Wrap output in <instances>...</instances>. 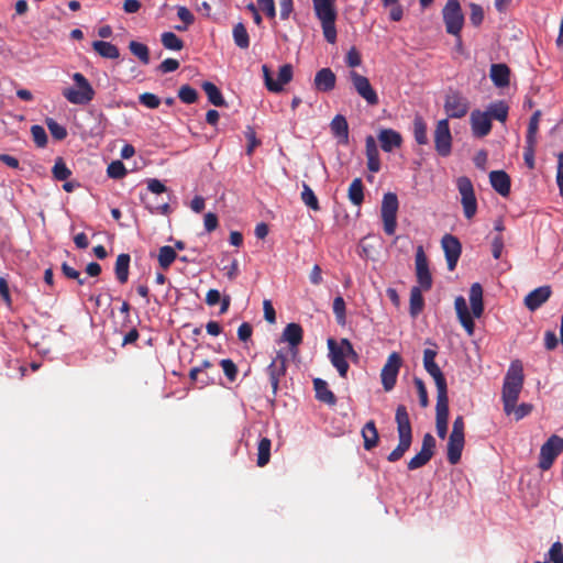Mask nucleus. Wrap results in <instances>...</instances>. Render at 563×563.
<instances>
[{
  "mask_svg": "<svg viewBox=\"0 0 563 563\" xmlns=\"http://www.w3.org/2000/svg\"><path fill=\"white\" fill-rule=\"evenodd\" d=\"M470 302L472 314L470 313L466 305V300L463 296L455 298L454 306L455 311L462 327L465 329L468 335H473L475 323L473 318H479L484 312L483 302V288L479 283H474L470 289Z\"/></svg>",
  "mask_w": 563,
  "mask_h": 563,
  "instance_id": "1",
  "label": "nucleus"
},
{
  "mask_svg": "<svg viewBox=\"0 0 563 563\" xmlns=\"http://www.w3.org/2000/svg\"><path fill=\"white\" fill-rule=\"evenodd\" d=\"M523 368L520 361L511 362L505 378L501 390V400L504 411L507 416L511 415L514 406L517 405L520 391L523 386Z\"/></svg>",
  "mask_w": 563,
  "mask_h": 563,
  "instance_id": "2",
  "label": "nucleus"
},
{
  "mask_svg": "<svg viewBox=\"0 0 563 563\" xmlns=\"http://www.w3.org/2000/svg\"><path fill=\"white\" fill-rule=\"evenodd\" d=\"M328 349L329 358L332 366L338 371L342 378H345L350 368L347 358L353 362H357V352L354 350L350 340L345 338L341 339L340 342H336L334 339L330 338L328 340Z\"/></svg>",
  "mask_w": 563,
  "mask_h": 563,
  "instance_id": "3",
  "label": "nucleus"
},
{
  "mask_svg": "<svg viewBox=\"0 0 563 563\" xmlns=\"http://www.w3.org/2000/svg\"><path fill=\"white\" fill-rule=\"evenodd\" d=\"M395 420L397 423L398 445L388 454V462L399 461L410 449L412 443V428L406 406L399 405L396 409Z\"/></svg>",
  "mask_w": 563,
  "mask_h": 563,
  "instance_id": "4",
  "label": "nucleus"
},
{
  "mask_svg": "<svg viewBox=\"0 0 563 563\" xmlns=\"http://www.w3.org/2000/svg\"><path fill=\"white\" fill-rule=\"evenodd\" d=\"M335 2L336 0H312L314 14L321 23L325 41L330 44L336 42L335 21L338 11Z\"/></svg>",
  "mask_w": 563,
  "mask_h": 563,
  "instance_id": "5",
  "label": "nucleus"
},
{
  "mask_svg": "<svg viewBox=\"0 0 563 563\" xmlns=\"http://www.w3.org/2000/svg\"><path fill=\"white\" fill-rule=\"evenodd\" d=\"M73 80L77 88H66L63 96L73 104H88L95 98V89L81 73H75Z\"/></svg>",
  "mask_w": 563,
  "mask_h": 563,
  "instance_id": "6",
  "label": "nucleus"
},
{
  "mask_svg": "<svg viewBox=\"0 0 563 563\" xmlns=\"http://www.w3.org/2000/svg\"><path fill=\"white\" fill-rule=\"evenodd\" d=\"M464 419L462 416H457L452 426L451 434L449 435L448 442V461L450 464L455 465L460 462L462 451L464 448Z\"/></svg>",
  "mask_w": 563,
  "mask_h": 563,
  "instance_id": "7",
  "label": "nucleus"
},
{
  "mask_svg": "<svg viewBox=\"0 0 563 563\" xmlns=\"http://www.w3.org/2000/svg\"><path fill=\"white\" fill-rule=\"evenodd\" d=\"M437 354V350L426 349L423 351V367L427 373L434 379L437 387V399L449 398L446 379L435 363Z\"/></svg>",
  "mask_w": 563,
  "mask_h": 563,
  "instance_id": "8",
  "label": "nucleus"
},
{
  "mask_svg": "<svg viewBox=\"0 0 563 563\" xmlns=\"http://www.w3.org/2000/svg\"><path fill=\"white\" fill-rule=\"evenodd\" d=\"M445 31L461 40V31L464 25V14L459 0H449L442 10Z\"/></svg>",
  "mask_w": 563,
  "mask_h": 563,
  "instance_id": "9",
  "label": "nucleus"
},
{
  "mask_svg": "<svg viewBox=\"0 0 563 563\" xmlns=\"http://www.w3.org/2000/svg\"><path fill=\"white\" fill-rule=\"evenodd\" d=\"M456 188L461 195V203L463 207L464 217L471 220L477 212V199L475 196L473 183L468 177L461 176L456 179Z\"/></svg>",
  "mask_w": 563,
  "mask_h": 563,
  "instance_id": "10",
  "label": "nucleus"
},
{
  "mask_svg": "<svg viewBox=\"0 0 563 563\" xmlns=\"http://www.w3.org/2000/svg\"><path fill=\"white\" fill-rule=\"evenodd\" d=\"M399 202L397 195L387 192L383 197L380 216L384 223V231L388 235H393L397 228V211Z\"/></svg>",
  "mask_w": 563,
  "mask_h": 563,
  "instance_id": "11",
  "label": "nucleus"
},
{
  "mask_svg": "<svg viewBox=\"0 0 563 563\" xmlns=\"http://www.w3.org/2000/svg\"><path fill=\"white\" fill-rule=\"evenodd\" d=\"M563 452V438L552 434L541 446L539 455V467L548 471L556 457Z\"/></svg>",
  "mask_w": 563,
  "mask_h": 563,
  "instance_id": "12",
  "label": "nucleus"
},
{
  "mask_svg": "<svg viewBox=\"0 0 563 563\" xmlns=\"http://www.w3.org/2000/svg\"><path fill=\"white\" fill-rule=\"evenodd\" d=\"M262 71L265 80L267 90L272 92H280L284 85L291 81L294 76L292 66L290 64H284L279 67L278 79L274 80L271 74V69L267 65L262 66Z\"/></svg>",
  "mask_w": 563,
  "mask_h": 563,
  "instance_id": "13",
  "label": "nucleus"
},
{
  "mask_svg": "<svg viewBox=\"0 0 563 563\" xmlns=\"http://www.w3.org/2000/svg\"><path fill=\"white\" fill-rule=\"evenodd\" d=\"M401 365L402 358L397 352L389 354L380 372L382 384L386 391L395 387Z\"/></svg>",
  "mask_w": 563,
  "mask_h": 563,
  "instance_id": "14",
  "label": "nucleus"
},
{
  "mask_svg": "<svg viewBox=\"0 0 563 563\" xmlns=\"http://www.w3.org/2000/svg\"><path fill=\"white\" fill-rule=\"evenodd\" d=\"M349 78L357 92V95L363 98L368 106H376L379 102L377 92L372 87L367 77L358 74L355 70H351L349 74Z\"/></svg>",
  "mask_w": 563,
  "mask_h": 563,
  "instance_id": "15",
  "label": "nucleus"
},
{
  "mask_svg": "<svg viewBox=\"0 0 563 563\" xmlns=\"http://www.w3.org/2000/svg\"><path fill=\"white\" fill-rule=\"evenodd\" d=\"M415 263L417 282L419 284L418 287H420L424 291L430 290L432 287V276L429 269L428 258L422 245H418L416 249Z\"/></svg>",
  "mask_w": 563,
  "mask_h": 563,
  "instance_id": "16",
  "label": "nucleus"
},
{
  "mask_svg": "<svg viewBox=\"0 0 563 563\" xmlns=\"http://www.w3.org/2000/svg\"><path fill=\"white\" fill-rule=\"evenodd\" d=\"M434 147L442 157L449 156L451 153L452 135L448 119H442L437 123L434 130Z\"/></svg>",
  "mask_w": 563,
  "mask_h": 563,
  "instance_id": "17",
  "label": "nucleus"
},
{
  "mask_svg": "<svg viewBox=\"0 0 563 563\" xmlns=\"http://www.w3.org/2000/svg\"><path fill=\"white\" fill-rule=\"evenodd\" d=\"M217 376H219V374L214 365L208 360L202 361L199 366L192 367L189 372L190 380L199 385L200 388L214 384Z\"/></svg>",
  "mask_w": 563,
  "mask_h": 563,
  "instance_id": "18",
  "label": "nucleus"
},
{
  "mask_svg": "<svg viewBox=\"0 0 563 563\" xmlns=\"http://www.w3.org/2000/svg\"><path fill=\"white\" fill-rule=\"evenodd\" d=\"M435 449V439L431 433H426L422 439V445L419 453H417L413 457L410 459L407 466L408 470L413 471L418 470L432 459L434 455Z\"/></svg>",
  "mask_w": 563,
  "mask_h": 563,
  "instance_id": "19",
  "label": "nucleus"
},
{
  "mask_svg": "<svg viewBox=\"0 0 563 563\" xmlns=\"http://www.w3.org/2000/svg\"><path fill=\"white\" fill-rule=\"evenodd\" d=\"M287 357L284 353L278 352L272 360L271 364L266 367V373L269 378L273 395L276 396L279 387L280 379L286 375Z\"/></svg>",
  "mask_w": 563,
  "mask_h": 563,
  "instance_id": "20",
  "label": "nucleus"
},
{
  "mask_svg": "<svg viewBox=\"0 0 563 563\" xmlns=\"http://www.w3.org/2000/svg\"><path fill=\"white\" fill-rule=\"evenodd\" d=\"M444 110L449 118L461 119L470 110V101L460 92H451L445 97Z\"/></svg>",
  "mask_w": 563,
  "mask_h": 563,
  "instance_id": "21",
  "label": "nucleus"
},
{
  "mask_svg": "<svg viewBox=\"0 0 563 563\" xmlns=\"http://www.w3.org/2000/svg\"><path fill=\"white\" fill-rule=\"evenodd\" d=\"M444 251L448 269L454 271L462 253V245L459 239L452 234H445L441 240Z\"/></svg>",
  "mask_w": 563,
  "mask_h": 563,
  "instance_id": "22",
  "label": "nucleus"
},
{
  "mask_svg": "<svg viewBox=\"0 0 563 563\" xmlns=\"http://www.w3.org/2000/svg\"><path fill=\"white\" fill-rule=\"evenodd\" d=\"M472 133L475 137H484L492 131V119L488 113L474 110L470 117Z\"/></svg>",
  "mask_w": 563,
  "mask_h": 563,
  "instance_id": "23",
  "label": "nucleus"
},
{
  "mask_svg": "<svg viewBox=\"0 0 563 563\" xmlns=\"http://www.w3.org/2000/svg\"><path fill=\"white\" fill-rule=\"evenodd\" d=\"M449 398L437 399L435 429L440 439H445L448 433Z\"/></svg>",
  "mask_w": 563,
  "mask_h": 563,
  "instance_id": "24",
  "label": "nucleus"
},
{
  "mask_svg": "<svg viewBox=\"0 0 563 563\" xmlns=\"http://www.w3.org/2000/svg\"><path fill=\"white\" fill-rule=\"evenodd\" d=\"M336 76L331 68L324 67L316 73L313 86L317 91L330 92L335 88Z\"/></svg>",
  "mask_w": 563,
  "mask_h": 563,
  "instance_id": "25",
  "label": "nucleus"
},
{
  "mask_svg": "<svg viewBox=\"0 0 563 563\" xmlns=\"http://www.w3.org/2000/svg\"><path fill=\"white\" fill-rule=\"evenodd\" d=\"M551 294L550 286L538 287L526 296L525 305L529 310L534 311L550 298Z\"/></svg>",
  "mask_w": 563,
  "mask_h": 563,
  "instance_id": "26",
  "label": "nucleus"
},
{
  "mask_svg": "<svg viewBox=\"0 0 563 563\" xmlns=\"http://www.w3.org/2000/svg\"><path fill=\"white\" fill-rule=\"evenodd\" d=\"M489 181L496 192L503 197H508L511 188L509 175L504 170H493L489 173Z\"/></svg>",
  "mask_w": 563,
  "mask_h": 563,
  "instance_id": "27",
  "label": "nucleus"
},
{
  "mask_svg": "<svg viewBox=\"0 0 563 563\" xmlns=\"http://www.w3.org/2000/svg\"><path fill=\"white\" fill-rule=\"evenodd\" d=\"M378 141L384 152H391L394 148L400 147L402 137L399 132L393 129H383L378 133Z\"/></svg>",
  "mask_w": 563,
  "mask_h": 563,
  "instance_id": "28",
  "label": "nucleus"
},
{
  "mask_svg": "<svg viewBox=\"0 0 563 563\" xmlns=\"http://www.w3.org/2000/svg\"><path fill=\"white\" fill-rule=\"evenodd\" d=\"M365 153L367 158V168L372 173H378L380 169L379 152L372 135L365 139Z\"/></svg>",
  "mask_w": 563,
  "mask_h": 563,
  "instance_id": "29",
  "label": "nucleus"
},
{
  "mask_svg": "<svg viewBox=\"0 0 563 563\" xmlns=\"http://www.w3.org/2000/svg\"><path fill=\"white\" fill-rule=\"evenodd\" d=\"M489 77L496 87L505 88L510 82V68L506 64H493Z\"/></svg>",
  "mask_w": 563,
  "mask_h": 563,
  "instance_id": "30",
  "label": "nucleus"
},
{
  "mask_svg": "<svg viewBox=\"0 0 563 563\" xmlns=\"http://www.w3.org/2000/svg\"><path fill=\"white\" fill-rule=\"evenodd\" d=\"M303 339V330L299 323H288L282 334V340L287 342L290 347H297Z\"/></svg>",
  "mask_w": 563,
  "mask_h": 563,
  "instance_id": "31",
  "label": "nucleus"
},
{
  "mask_svg": "<svg viewBox=\"0 0 563 563\" xmlns=\"http://www.w3.org/2000/svg\"><path fill=\"white\" fill-rule=\"evenodd\" d=\"M361 434L364 441L363 445L366 451H371L377 446L379 435L374 420H369L364 424Z\"/></svg>",
  "mask_w": 563,
  "mask_h": 563,
  "instance_id": "32",
  "label": "nucleus"
},
{
  "mask_svg": "<svg viewBox=\"0 0 563 563\" xmlns=\"http://www.w3.org/2000/svg\"><path fill=\"white\" fill-rule=\"evenodd\" d=\"M331 131L335 137H339V142L343 145L349 143V124L345 117L336 114L331 123Z\"/></svg>",
  "mask_w": 563,
  "mask_h": 563,
  "instance_id": "33",
  "label": "nucleus"
},
{
  "mask_svg": "<svg viewBox=\"0 0 563 563\" xmlns=\"http://www.w3.org/2000/svg\"><path fill=\"white\" fill-rule=\"evenodd\" d=\"M313 388L316 391V398L324 402L329 406H334L336 404L335 395L329 389L328 383L322 378L313 379Z\"/></svg>",
  "mask_w": 563,
  "mask_h": 563,
  "instance_id": "34",
  "label": "nucleus"
},
{
  "mask_svg": "<svg viewBox=\"0 0 563 563\" xmlns=\"http://www.w3.org/2000/svg\"><path fill=\"white\" fill-rule=\"evenodd\" d=\"M131 257L126 253L119 254L115 261L114 272L117 279L121 284H125L129 278V267Z\"/></svg>",
  "mask_w": 563,
  "mask_h": 563,
  "instance_id": "35",
  "label": "nucleus"
},
{
  "mask_svg": "<svg viewBox=\"0 0 563 563\" xmlns=\"http://www.w3.org/2000/svg\"><path fill=\"white\" fill-rule=\"evenodd\" d=\"M92 48L103 58L117 59L120 57L119 48L110 42L95 41Z\"/></svg>",
  "mask_w": 563,
  "mask_h": 563,
  "instance_id": "36",
  "label": "nucleus"
},
{
  "mask_svg": "<svg viewBox=\"0 0 563 563\" xmlns=\"http://www.w3.org/2000/svg\"><path fill=\"white\" fill-rule=\"evenodd\" d=\"M485 112L489 114L492 120L495 119V120L504 123V122H506V120L508 118L509 107L505 101L499 100V101L492 102L487 107V110Z\"/></svg>",
  "mask_w": 563,
  "mask_h": 563,
  "instance_id": "37",
  "label": "nucleus"
},
{
  "mask_svg": "<svg viewBox=\"0 0 563 563\" xmlns=\"http://www.w3.org/2000/svg\"><path fill=\"white\" fill-rule=\"evenodd\" d=\"M203 91L206 92L208 100L216 107H222L225 104V100L220 91V89L211 81H203L201 85Z\"/></svg>",
  "mask_w": 563,
  "mask_h": 563,
  "instance_id": "38",
  "label": "nucleus"
},
{
  "mask_svg": "<svg viewBox=\"0 0 563 563\" xmlns=\"http://www.w3.org/2000/svg\"><path fill=\"white\" fill-rule=\"evenodd\" d=\"M422 290L420 287H412L410 291L409 312L413 318L420 314L424 307Z\"/></svg>",
  "mask_w": 563,
  "mask_h": 563,
  "instance_id": "39",
  "label": "nucleus"
},
{
  "mask_svg": "<svg viewBox=\"0 0 563 563\" xmlns=\"http://www.w3.org/2000/svg\"><path fill=\"white\" fill-rule=\"evenodd\" d=\"M347 197L349 200L354 206H361L364 201V186L361 178H355L350 184L349 190H347Z\"/></svg>",
  "mask_w": 563,
  "mask_h": 563,
  "instance_id": "40",
  "label": "nucleus"
},
{
  "mask_svg": "<svg viewBox=\"0 0 563 563\" xmlns=\"http://www.w3.org/2000/svg\"><path fill=\"white\" fill-rule=\"evenodd\" d=\"M272 441L268 438H262L257 445V465L264 467L268 464L271 459Z\"/></svg>",
  "mask_w": 563,
  "mask_h": 563,
  "instance_id": "41",
  "label": "nucleus"
},
{
  "mask_svg": "<svg viewBox=\"0 0 563 563\" xmlns=\"http://www.w3.org/2000/svg\"><path fill=\"white\" fill-rule=\"evenodd\" d=\"M233 40L238 47L246 49L250 46L247 30L243 23H238L233 27Z\"/></svg>",
  "mask_w": 563,
  "mask_h": 563,
  "instance_id": "42",
  "label": "nucleus"
},
{
  "mask_svg": "<svg viewBox=\"0 0 563 563\" xmlns=\"http://www.w3.org/2000/svg\"><path fill=\"white\" fill-rule=\"evenodd\" d=\"M413 137L420 145L428 143L427 124L422 117L417 115L413 120Z\"/></svg>",
  "mask_w": 563,
  "mask_h": 563,
  "instance_id": "43",
  "label": "nucleus"
},
{
  "mask_svg": "<svg viewBox=\"0 0 563 563\" xmlns=\"http://www.w3.org/2000/svg\"><path fill=\"white\" fill-rule=\"evenodd\" d=\"M129 49L142 64L147 65L150 63V51L145 44L131 41L129 43Z\"/></svg>",
  "mask_w": 563,
  "mask_h": 563,
  "instance_id": "44",
  "label": "nucleus"
},
{
  "mask_svg": "<svg viewBox=\"0 0 563 563\" xmlns=\"http://www.w3.org/2000/svg\"><path fill=\"white\" fill-rule=\"evenodd\" d=\"M176 257V251L169 245L162 246L158 251V263L163 269H167Z\"/></svg>",
  "mask_w": 563,
  "mask_h": 563,
  "instance_id": "45",
  "label": "nucleus"
},
{
  "mask_svg": "<svg viewBox=\"0 0 563 563\" xmlns=\"http://www.w3.org/2000/svg\"><path fill=\"white\" fill-rule=\"evenodd\" d=\"M162 44L170 51H180L184 48V42L173 32H164L161 35Z\"/></svg>",
  "mask_w": 563,
  "mask_h": 563,
  "instance_id": "46",
  "label": "nucleus"
},
{
  "mask_svg": "<svg viewBox=\"0 0 563 563\" xmlns=\"http://www.w3.org/2000/svg\"><path fill=\"white\" fill-rule=\"evenodd\" d=\"M301 200L310 209H312L314 211L320 210V206H319L317 196L314 195V192L310 188V186L307 185L306 183H303V185H302Z\"/></svg>",
  "mask_w": 563,
  "mask_h": 563,
  "instance_id": "47",
  "label": "nucleus"
},
{
  "mask_svg": "<svg viewBox=\"0 0 563 563\" xmlns=\"http://www.w3.org/2000/svg\"><path fill=\"white\" fill-rule=\"evenodd\" d=\"M541 111L537 110L530 118L528 124V131L526 136V143H537V133L539 129Z\"/></svg>",
  "mask_w": 563,
  "mask_h": 563,
  "instance_id": "48",
  "label": "nucleus"
},
{
  "mask_svg": "<svg viewBox=\"0 0 563 563\" xmlns=\"http://www.w3.org/2000/svg\"><path fill=\"white\" fill-rule=\"evenodd\" d=\"M52 174L56 180H67L71 175V170L62 157H57L52 168Z\"/></svg>",
  "mask_w": 563,
  "mask_h": 563,
  "instance_id": "49",
  "label": "nucleus"
},
{
  "mask_svg": "<svg viewBox=\"0 0 563 563\" xmlns=\"http://www.w3.org/2000/svg\"><path fill=\"white\" fill-rule=\"evenodd\" d=\"M45 123H46V126L51 133V135L57 140V141H63L64 139H66L67 136V130L65 126H63L62 124H59L58 122H56L54 119L52 118H47L45 120Z\"/></svg>",
  "mask_w": 563,
  "mask_h": 563,
  "instance_id": "50",
  "label": "nucleus"
},
{
  "mask_svg": "<svg viewBox=\"0 0 563 563\" xmlns=\"http://www.w3.org/2000/svg\"><path fill=\"white\" fill-rule=\"evenodd\" d=\"M178 98L187 104L195 103L198 99V92L189 85H183L178 90Z\"/></svg>",
  "mask_w": 563,
  "mask_h": 563,
  "instance_id": "51",
  "label": "nucleus"
},
{
  "mask_svg": "<svg viewBox=\"0 0 563 563\" xmlns=\"http://www.w3.org/2000/svg\"><path fill=\"white\" fill-rule=\"evenodd\" d=\"M108 176L113 179H120L125 176L126 168L121 161H114L108 165Z\"/></svg>",
  "mask_w": 563,
  "mask_h": 563,
  "instance_id": "52",
  "label": "nucleus"
},
{
  "mask_svg": "<svg viewBox=\"0 0 563 563\" xmlns=\"http://www.w3.org/2000/svg\"><path fill=\"white\" fill-rule=\"evenodd\" d=\"M31 134L37 147H44L47 144V134L43 126L37 124L32 125Z\"/></svg>",
  "mask_w": 563,
  "mask_h": 563,
  "instance_id": "53",
  "label": "nucleus"
},
{
  "mask_svg": "<svg viewBox=\"0 0 563 563\" xmlns=\"http://www.w3.org/2000/svg\"><path fill=\"white\" fill-rule=\"evenodd\" d=\"M413 384H415V386L417 388L420 406L422 408L428 407V405H429V397H428V391H427V388H426V385H424L423 380L421 378H419V377H415L413 378Z\"/></svg>",
  "mask_w": 563,
  "mask_h": 563,
  "instance_id": "54",
  "label": "nucleus"
},
{
  "mask_svg": "<svg viewBox=\"0 0 563 563\" xmlns=\"http://www.w3.org/2000/svg\"><path fill=\"white\" fill-rule=\"evenodd\" d=\"M220 365L224 372V375L230 382H234L238 376V367L234 362L230 358L221 360Z\"/></svg>",
  "mask_w": 563,
  "mask_h": 563,
  "instance_id": "55",
  "label": "nucleus"
},
{
  "mask_svg": "<svg viewBox=\"0 0 563 563\" xmlns=\"http://www.w3.org/2000/svg\"><path fill=\"white\" fill-rule=\"evenodd\" d=\"M333 313L339 323L345 322V301L341 296L335 297L333 300Z\"/></svg>",
  "mask_w": 563,
  "mask_h": 563,
  "instance_id": "56",
  "label": "nucleus"
},
{
  "mask_svg": "<svg viewBox=\"0 0 563 563\" xmlns=\"http://www.w3.org/2000/svg\"><path fill=\"white\" fill-rule=\"evenodd\" d=\"M139 101L148 109H156L161 104V99L152 92H144L140 95Z\"/></svg>",
  "mask_w": 563,
  "mask_h": 563,
  "instance_id": "57",
  "label": "nucleus"
},
{
  "mask_svg": "<svg viewBox=\"0 0 563 563\" xmlns=\"http://www.w3.org/2000/svg\"><path fill=\"white\" fill-rule=\"evenodd\" d=\"M549 560L552 563H563V545L561 542H554L548 553Z\"/></svg>",
  "mask_w": 563,
  "mask_h": 563,
  "instance_id": "58",
  "label": "nucleus"
},
{
  "mask_svg": "<svg viewBox=\"0 0 563 563\" xmlns=\"http://www.w3.org/2000/svg\"><path fill=\"white\" fill-rule=\"evenodd\" d=\"M471 13L470 21L474 26H479L484 20V11L479 4L471 3L470 4Z\"/></svg>",
  "mask_w": 563,
  "mask_h": 563,
  "instance_id": "59",
  "label": "nucleus"
},
{
  "mask_svg": "<svg viewBox=\"0 0 563 563\" xmlns=\"http://www.w3.org/2000/svg\"><path fill=\"white\" fill-rule=\"evenodd\" d=\"M345 64L351 67H357L362 64V56L356 47H351L345 55Z\"/></svg>",
  "mask_w": 563,
  "mask_h": 563,
  "instance_id": "60",
  "label": "nucleus"
},
{
  "mask_svg": "<svg viewBox=\"0 0 563 563\" xmlns=\"http://www.w3.org/2000/svg\"><path fill=\"white\" fill-rule=\"evenodd\" d=\"M534 146L536 143H526L523 152L525 163L530 169L534 168Z\"/></svg>",
  "mask_w": 563,
  "mask_h": 563,
  "instance_id": "61",
  "label": "nucleus"
},
{
  "mask_svg": "<svg viewBox=\"0 0 563 563\" xmlns=\"http://www.w3.org/2000/svg\"><path fill=\"white\" fill-rule=\"evenodd\" d=\"M178 68L179 62L174 58H166L158 66L159 71H162L163 74L173 73Z\"/></svg>",
  "mask_w": 563,
  "mask_h": 563,
  "instance_id": "62",
  "label": "nucleus"
},
{
  "mask_svg": "<svg viewBox=\"0 0 563 563\" xmlns=\"http://www.w3.org/2000/svg\"><path fill=\"white\" fill-rule=\"evenodd\" d=\"M258 7L266 13L269 19L276 16V9L274 0H256Z\"/></svg>",
  "mask_w": 563,
  "mask_h": 563,
  "instance_id": "63",
  "label": "nucleus"
},
{
  "mask_svg": "<svg viewBox=\"0 0 563 563\" xmlns=\"http://www.w3.org/2000/svg\"><path fill=\"white\" fill-rule=\"evenodd\" d=\"M556 184L560 196L563 197V153H559L558 155Z\"/></svg>",
  "mask_w": 563,
  "mask_h": 563,
  "instance_id": "64",
  "label": "nucleus"
}]
</instances>
